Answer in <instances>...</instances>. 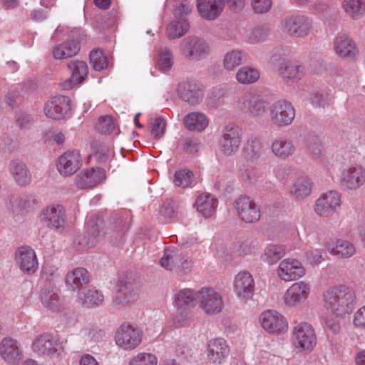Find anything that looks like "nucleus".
Returning <instances> with one entry per match:
<instances>
[{
  "instance_id": "nucleus-1",
  "label": "nucleus",
  "mask_w": 365,
  "mask_h": 365,
  "mask_svg": "<svg viewBox=\"0 0 365 365\" xmlns=\"http://www.w3.org/2000/svg\"><path fill=\"white\" fill-rule=\"evenodd\" d=\"M322 299L324 309L337 317L350 314L356 303L354 291L346 286L327 288L323 292Z\"/></svg>"
},
{
  "instance_id": "nucleus-2",
  "label": "nucleus",
  "mask_w": 365,
  "mask_h": 365,
  "mask_svg": "<svg viewBox=\"0 0 365 365\" xmlns=\"http://www.w3.org/2000/svg\"><path fill=\"white\" fill-rule=\"evenodd\" d=\"M268 104V101L262 96L250 91L243 93L237 100L238 109L252 118L263 117Z\"/></svg>"
},
{
  "instance_id": "nucleus-3",
  "label": "nucleus",
  "mask_w": 365,
  "mask_h": 365,
  "mask_svg": "<svg viewBox=\"0 0 365 365\" xmlns=\"http://www.w3.org/2000/svg\"><path fill=\"white\" fill-rule=\"evenodd\" d=\"M242 140V129L235 124H228L220 132L217 142L219 150L225 156H232L238 151Z\"/></svg>"
},
{
  "instance_id": "nucleus-4",
  "label": "nucleus",
  "mask_w": 365,
  "mask_h": 365,
  "mask_svg": "<svg viewBox=\"0 0 365 365\" xmlns=\"http://www.w3.org/2000/svg\"><path fill=\"white\" fill-rule=\"evenodd\" d=\"M292 341L299 351L310 352L317 344V336L311 324L307 322L295 323L292 330Z\"/></svg>"
},
{
  "instance_id": "nucleus-5",
  "label": "nucleus",
  "mask_w": 365,
  "mask_h": 365,
  "mask_svg": "<svg viewBox=\"0 0 365 365\" xmlns=\"http://www.w3.org/2000/svg\"><path fill=\"white\" fill-rule=\"evenodd\" d=\"M180 53L187 59L198 61L210 53L209 44L205 40L195 36L183 38L179 46Z\"/></svg>"
},
{
  "instance_id": "nucleus-6",
  "label": "nucleus",
  "mask_w": 365,
  "mask_h": 365,
  "mask_svg": "<svg viewBox=\"0 0 365 365\" xmlns=\"http://www.w3.org/2000/svg\"><path fill=\"white\" fill-rule=\"evenodd\" d=\"M33 351L40 355L49 358L58 357L64 351L63 342L48 333L37 336L32 344Z\"/></svg>"
},
{
  "instance_id": "nucleus-7",
  "label": "nucleus",
  "mask_w": 365,
  "mask_h": 365,
  "mask_svg": "<svg viewBox=\"0 0 365 365\" xmlns=\"http://www.w3.org/2000/svg\"><path fill=\"white\" fill-rule=\"evenodd\" d=\"M312 28V21L307 16L301 14L286 16L281 22L282 31L297 38L307 36Z\"/></svg>"
},
{
  "instance_id": "nucleus-8",
  "label": "nucleus",
  "mask_w": 365,
  "mask_h": 365,
  "mask_svg": "<svg viewBox=\"0 0 365 365\" xmlns=\"http://www.w3.org/2000/svg\"><path fill=\"white\" fill-rule=\"evenodd\" d=\"M341 204V193L336 190H329L320 195L316 200L314 210L318 216L329 217L338 211Z\"/></svg>"
},
{
  "instance_id": "nucleus-9",
  "label": "nucleus",
  "mask_w": 365,
  "mask_h": 365,
  "mask_svg": "<svg viewBox=\"0 0 365 365\" xmlns=\"http://www.w3.org/2000/svg\"><path fill=\"white\" fill-rule=\"evenodd\" d=\"M269 117L274 125L288 126L294 119L295 109L289 101L284 99L277 100L269 107Z\"/></svg>"
},
{
  "instance_id": "nucleus-10",
  "label": "nucleus",
  "mask_w": 365,
  "mask_h": 365,
  "mask_svg": "<svg viewBox=\"0 0 365 365\" xmlns=\"http://www.w3.org/2000/svg\"><path fill=\"white\" fill-rule=\"evenodd\" d=\"M142 331L130 324L120 325L115 334V344L123 350L135 349L141 343Z\"/></svg>"
},
{
  "instance_id": "nucleus-11",
  "label": "nucleus",
  "mask_w": 365,
  "mask_h": 365,
  "mask_svg": "<svg viewBox=\"0 0 365 365\" xmlns=\"http://www.w3.org/2000/svg\"><path fill=\"white\" fill-rule=\"evenodd\" d=\"M340 185L347 190H355L365 182V168L359 164L344 168L339 177Z\"/></svg>"
},
{
  "instance_id": "nucleus-12",
  "label": "nucleus",
  "mask_w": 365,
  "mask_h": 365,
  "mask_svg": "<svg viewBox=\"0 0 365 365\" xmlns=\"http://www.w3.org/2000/svg\"><path fill=\"white\" fill-rule=\"evenodd\" d=\"M200 307L207 314H217L223 307V301L220 293L212 288L203 287L197 291Z\"/></svg>"
},
{
  "instance_id": "nucleus-13",
  "label": "nucleus",
  "mask_w": 365,
  "mask_h": 365,
  "mask_svg": "<svg viewBox=\"0 0 365 365\" xmlns=\"http://www.w3.org/2000/svg\"><path fill=\"white\" fill-rule=\"evenodd\" d=\"M259 322L262 328L272 334L281 335L288 329L287 319L276 311L267 310L262 312L259 317Z\"/></svg>"
},
{
  "instance_id": "nucleus-14",
  "label": "nucleus",
  "mask_w": 365,
  "mask_h": 365,
  "mask_svg": "<svg viewBox=\"0 0 365 365\" xmlns=\"http://www.w3.org/2000/svg\"><path fill=\"white\" fill-rule=\"evenodd\" d=\"M160 265L168 270H175L180 274H187L192 270V259L182 254H173L170 250H165L160 260Z\"/></svg>"
},
{
  "instance_id": "nucleus-15",
  "label": "nucleus",
  "mask_w": 365,
  "mask_h": 365,
  "mask_svg": "<svg viewBox=\"0 0 365 365\" xmlns=\"http://www.w3.org/2000/svg\"><path fill=\"white\" fill-rule=\"evenodd\" d=\"M41 221L47 227L61 230L66 224V211L61 205H50L42 210L40 215Z\"/></svg>"
},
{
  "instance_id": "nucleus-16",
  "label": "nucleus",
  "mask_w": 365,
  "mask_h": 365,
  "mask_svg": "<svg viewBox=\"0 0 365 365\" xmlns=\"http://www.w3.org/2000/svg\"><path fill=\"white\" fill-rule=\"evenodd\" d=\"M306 269L302 263L294 258H286L282 260L277 267L279 277L285 282L295 281L304 277Z\"/></svg>"
},
{
  "instance_id": "nucleus-17",
  "label": "nucleus",
  "mask_w": 365,
  "mask_h": 365,
  "mask_svg": "<svg viewBox=\"0 0 365 365\" xmlns=\"http://www.w3.org/2000/svg\"><path fill=\"white\" fill-rule=\"evenodd\" d=\"M71 100L66 96H56L45 103V115L52 119H62L71 111Z\"/></svg>"
},
{
  "instance_id": "nucleus-18",
  "label": "nucleus",
  "mask_w": 365,
  "mask_h": 365,
  "mask_svg": "<svg viewBox=\"0 0 365 365\" xmlns=\"http://www.w3.org/2000/svg\"><path fill=\"white\" fill-rule=\"evenodd\" d=\"M311 292V284L305 281L292 284L284 294V302L289 307H297L305 302Z\"/></svg>"
},
{
  "instance_id": "nucleus-19",
  "label": "nucleus",
  "mask_w": 365,
  "mask_h": 365,
  "mask_svg": "<svg viewBox=\"0 0 365 365\" xmlns=\"http://www.w3.org/2000/svg\"><path fill=\"white\" fill-rule=\"evenodd\" d=\"M82 165L80 153L76 150H68L59 156L56 168L63 176H71L76 173Z\"/></svg>"
},
{
  "instance_id": "nucleus-20",
  "label": "nucleus",
  "mask_w": 365,
  "mask_h": 365,
  "mask_svg": "<svg viewBox=\"0 0 365 365\" xmlns=\"http://www.w3.org/2000/svg\"><path fill=\"white\" fill-rule=\"evenodd\" d=\"M236 210L240 218L246 222H255L260 218V209L250 197L241 196L235 202Z\"/></svg>"
},
{
  "instance_id": "nucleus-21",
  "label": "nucleus",
  "mask_w": 365,
  "mask_h": 365,
  "mask_svg": "<svg viewBox=\"0 0 365 365\" xmlns=\"http://www.w3.org/2000/svg\"><path fill=\"white\" fill-rule=\"evenodd\" d=\"M0 356L9 364H19L24 357L20 342L11 337L4 338L0 343Z\"/></svg>"
},
{
  "instance_id": "nucleus-22",
  "label": "nucleus",
  "mask_w": 365,
  "mask_h": 365,
  "mask_svg": "<svg viewBox=\"0 0 365 365\" xmlns=\"http://www.w3.org/2000/svg\"><path fill=\"white\" fill-rule=\"evenodd\" d=\"M233 287L237 297L240 300L247 302L254 294V279L248 272H240L235 277Z\"/></svg>"
},
{
  "instance_id": "nucleus-23",
  "label": "nucleus",
  "mask_w": 365,
  "mask_h": 365,
  "mask_svg": "<svg viewBox=\"0 0 365 365\" xmlns=\"http://www.w3.org/2000/svg\"><path fill=\"white\" fill-rule=\"evenodd\" d=\"M15 258L19 269L25 274H32L38 267L36 252L29 246L19 247L16 251Z\"/></svg>"
},
{
  "instance_id": "nucleus-24",
  "label": "nucleus",
  "mask_w": 365,
  "mask_h": 365,
  "mask_svg": "<svg viewBox=\"0 0 365 365\" xmlns=\"http://www.w3.org/2000/svg\"><path fill=\"white\" fill-rule=\"evenodd\" d=\"M117 287V292L113 297L115 304L126 306L138 300L139 289L133 282L120 280Z\"/></svg>"
},
{
  "instance_id": "nucleus-25",
  "label": "nucleus",
  "mask_w": 365,
  "mask_h": 365,
  "mask_svg": "<svg viewBox=\"0 0 365 365\" xmlns=\"http://www.w3.org/2000/svg\"><path fill=\"white\" fill-rule=\"evenodd\" d=\"M179 98L190 105H196L202 101L204 96L202 86L195 81H184L178 87Z\"/></svg>"
},
{
  "instance_id": "nucleus-26",
  "label": "nucleus",
  "mask_w": 365,
  "mask_h": 365,
  "mask_svg": "<svg viewBox=\"0 0 365 365\" xmlns=\"http://www.w3.org/2000/svg\"><path fill=\"white\" fill-rule=\"evenodd\" d=\"M279 76L287 81L296 82L303 78L304 67L297 61L282 59L277 66Z\"/></svg>"
},
{
  "instance_id": "nucleus-27",
  "label": "nucleus",
  "mask_w": 365,
  "mask_h": 365,
  "mask_svg": "<svg viewBox=\"0 0 365 365\" xmlns=\"http://www.w3.org/2000/svg\"><path fill=\"white\" fill-rule=\"evenodd\" d=\"M68 68L71 72V76L61 83V87L65 90L71 89L81 83L88 74V65L83 61H71L68 63Z\"/></svg>"
},
{
  "instance_id": "nucleus-28",
  "label": "nucleus",
  "mask_w": 365,
  "mask_h": 365,
  "mask_svg": "<svg viewBox=\"0 0 365 365\" xmlns=\"http://www.w3.org/2000/svg\"><path fill=\"white\" fill-rule=\"evenodd\" d=\"M106 178L104 170L97 168L80 172L75 178V184L79 189H87L96 186Z\"/></svg>"
},
{
  "instance_id": "nucleus-29",
  "label": "nucleus",
  "mask_w": 365,
  "mask_h": 365,
  "mask_svg": "<svg viewBox=\"0 0 365 365\" xmlns=\"http://www.w3.org/2000/svg\"><path fill=\"white\" fill-rule=\"evenodd\" d=\"M230 348L227 341L216 338L209 341L207 346L208 360L214 364H221L229 355Z\"/></svg>"
},
{
  "instance_id": "nucleus-30",
  "label": "nucleus",
  "mask_w": 365,
  "mask_h": 365,
  "mask_svg": "<svg viewBox=\"0 0 365 365\" xmlns=\"http://www.w3.org/2000/svg\"><path fill=\"white\" fill-rule=\"evenodd\" d=\"M77 302L83 307L91 309L99 307L104 302L103 293L95 289H81L77 294Z\"/></svg>"
},
{
  "instance_id": "nucleus-31",
  "label": "nucleus",
  "mask_w": 365,
  "mask_h": 365,
  "mask_svg": "<svg viewBox=\"0 0 365 365\" xmlns=\"http://www.w3.org/2000/svg\"><path fill=\"white\" fill-rule=\"evenodd\" d=\"M8 168L10 174L19 185L25 186L31 182V173L23 161L12 160L9 162Z\"/></svg>"
},
{
  "instance_id": "nucleus-32",
  "label": "nucleus",
  "mask_w": 365,
  "mask_h": 365,
  "mask_svg": "<svg viewBox=\"0 0 365 365\" xmlns=\"http://www.w3.org/2000/svg\"><path fill=\"white\" fill-rule=\"evenodd\" d=\"M86 226L88 228L86 235L79 236L75 240V243L81 250L93 247L97 244L100 236L99 226L91 218L87 220Z\"/></svg>"
},
{
  "instance_id": "nucleus-33",
  "label": "nucleus",
  "mask_w": 365,
  "mask_h": 365,
  "mask_svg": "<svg viewBox=\"0 0 365 365\" xmlns=\"http://www.w3.org/2000/svg\"><path fill=\"white\" fill-rule=\"evenodd\" d=\"M271 151L277 158L285 160L295 154L297 148L292 140L278 138L272 142Z\"/></svg>"
},
{
  "instance_id": "nucleus-34",
  "label": "nucleus",
  "mask_w": 365,
  "mask_h": 365,
  "mask_svg": "<svg viewBox=\"0 0 365 365\" xmlns=\"http://www.w3.org/2000/svg\"><path fill=\"white\" fill-rule=\"evenodd\" d=\"M242 154L247 162L252 163L257 162L264 155L261 140L254 135L249 137L244 143Z\"/></svg>"
},
{
  "instance_id": "nucleus-35",
  "label": "nucleus",
  "mask_w": 365,
  "mask_h": 365,
  "mask_svg": "<svg viewBox=\"0 0 365 365\" xmlns=\"http://www.w3.org/2000/svg\"><path fill=\"white\" fill-rule=\"evenodd\" d=\"M222 0H197V9L200 16L208 20L216 19L222 12Z\"/></svg>"
},
{
  "instance_id": "nucleus-36",
  "label": "nucleus",
  "mask_w": 365,
  "mask_h": 365,
  "mask_svg": "<svg viewBox=\"0 0 365 365\" xmlns=\"http://www.w3.org/2000/svg\"><path fill=\"white\" fill-rule=\"evenodd\" d=\"M90 280V274L86 269L78 267L68 272L66 276V286L72 290H81Z\"/></svg>"
},
{
  "instance_id": "nucleus-37",
  "label": "nucleus",
  "mask_w": 365,
  "mask_h": 365,
  "mask_svg": "<svg viewBox=\"0 0 365 365\" xmlns=\"http://www.w3.org/2000/svg\"><path fill=\"white\" fill-rule=\"evenodd\" d=\"M336 53L341 58L354 59L358 54L355 43L346 35L341 34L336 37L334 41Z\"/></svg>"
},
{
  "instance_id": "nucleus-38",
  "label": "nucleus",
  "mask_w": 365,
  "mask_h": 365,
  "mask_svg": "<svg viewBox=\"0 0 365 365\" xmlns=\"http://www.w3.org/2000/svg\"><path fill=\"white\" fill-rule=\"evenodd\" d=\"M312 185L309 178L305 175L299 176L294 181L291 192L297 200H302L311 195Z\"/></svg>"
},
{
  "instance_id": "nucleus-39",
  "label": "nucleus",
  "mask_w": 365,
  "mask_h": 365,
  "mask_svg": "<svg viewBox=\"0 0 365 365\" xmlns=\"http://www.w3.org/2000/svg\"><path fill=\"white\" fill-rule=\"evenodd\" d=\"M197 210L205 217L212 216L217 208V200L210 194L204 193L200 195L195 201Z\"/></svg>"
},
{
  "instance_id": "nucleus-40",
  "label": "nucleus",
  "mask_w": 365,
  "mask_h": 365,
  "mask_svg": "<svg viewBox=\"0 0 365 365\" xmlns=\"http://www.w3.org/2000/svg\"><path fill=\"white\" fill-rule=\"evenodd\" d=\"M198 303L197 292L191 289H182L178 291L174 299L177 309L193 307Z\"/></svg>"
},
{
  "instance_id": "nucleus-41",
  "label": "nucleus",
  "mask_w": 365,
  "mask_h": 365,
  "mask_svg": "<svg viewBox=\"0 0 365 365\" xmlns=\"http://www.w3.org/2000/svg\"><path fill=\"white\" fill-rule=\"evenodd\" d=\"M80 43L70 40L56 46L53 50V56L56 59H64L76 55L80 51Z\"/></svg>"
},
{
  "instance_id": "nucleus-42",
  "label": "nucleus",
  "mask_w": 365,
  "mask_h": 365,
  "mask_svg": "<svg viewBox=\"0 0 365 365\" xmlns=\"http://www.w3.org/2000/svg\"><path fill=\"white\" fill-rule=\"evenodd\" d=\"M286 254V247L283 245L269 244L264 250L261 256L263 262L269 264H274Z\"/></svg>"
},
{
  "instance_id": "nucleus-43",
  "label": "nucleus",
  "mask_w": 365,
  "mask_h": 365,
  "mask_svg": "<svg viewBox=\"0 0 365 365\" xmlns=\"http://www.w3.org/2000/svg\"><path fill=\"white\" fill-rule=\"evenodd\" d=\"M329 252L339 258L346 259L355 254L356 247L351 242L339 239L329 248Z\"/></svg>"
},
{
  "instance_id": "nucleus-44",
  "label": "nucleus",
  "mask_w": 365,
  "mask_h": 365,
  "mask_svg": "<svg viewBox=\"0 0 365 365\" xmlns=\"http://www.w3.org/2000/svg\"><path fill=\"white\" fill-rule=\"evenodd\" d=\"M184 125L190 130L202 131L208 125V120L204 114L194 112L184 118Z\"/></svg>"
},
{
  "instance_id": "nucleus-45",
  "label": "nucleus",
  "mask_w": 365,
  "mask_h": 365,
  "mask_svg": "<svg viewBox=\"0 0 365 365\" xmlns=\"http://www.w3.org/2000/svg\"><path fill=\"white\" fill-rule=\"evenodd\" d=\"M41 299L43 304L48 309L56 312L61 306L58 292L56 288L43 289L41 292Z\"/></svg>"
},
{
  "instance_id": "nucleus-46",
  "label": "nucleus",
  "mask_w": 365,
  "mask_h": 365,
  "mask_svg": "<svg viewBox=\"0 0 365 365\" xmlns=\"http://www.w3.org/2000/svg\"><path fill=\"white\" fill-rule=\"evenodd\" d=\"M342 6L346 14L353 19H359L365 13L364 0H344Z\"/></svg>"
},
{
  "instance_id": "nucleus-47",
  "label": "nucleus",
  "mask_w": 365,
  "mask_h": 365,
  "mask_svg": "<svg viewBox=\"0 0 365 365\" xmlns=\"http://www.w3.org/2000/svg\"><path fill=\"white\" fill-rule=\"evenodd\" d=\"M189 27V23L185 19L173 21L166 29L168 37L170 39L180 38L187 32Z\"/></svg>"
},
{
  "instance_id": "nucleus-48",
  "label": "nucleus",
  "mask_w": 365,
  "mask_h": 365,
  "mask_svg": "<svg viewBox=\"0 0 365 365\" xmlns=\"http://www.w3.org/2000/svg\"><path fill=\"white\" fill-rule=\"evenodd\" d=\"M245 58V53L241 50L233 49L227 52L223 58V66L227 71H232L242 63Z\"/></svg>"
},
{
  "instance_id": "nucleus-49",
  "label": "nucleus",
  "mask_w": 365,
  "mask_h": 365,
  "mask_svg": "<svg viewBox=\"0 0 365 365\" xmlns=\"http://www.w3.org/2000/svg\"><path fill=\"white\" fill-rule=\"evenodd\" d=\"M259 78V72L257 69L243 66L236 73V79L242 84H251L256 82Z\"/></svg>"
},
{
  "instance_id": "nucleus-50",
  "label": "nucleus",
  "mask_w": 365,
  "mask_h": 365,
  "mask_svg": "<svg viewBox=\"0 0 365 365\" xmlns=\"http://www.w3.org/2000/svg\"><path fill=\"white\" fill-rule=\"evenodd\" d=\"M309 101L313 107L324 108L331 103V97L324 90L313 91L310 93Z\"/></svg>"
},
{
  "instance_id": "nucleus-51",
  "label": "nucleus",
  "mask_w": 365,
  "mask_h": 365,
  "mask_svg": "<svg viewBox=\"0 0 365 365\" xmlns=\"http://www.w3.org/2000/svg\"><path fill=\"white\" fill-rule=\"evenodd\" d=\"M306 146L315 158H319L323 153V145L320 138L315 134H309L306 138Z\"/></svg>"
},
{
  "instance_id": "nucleus-52",
  "label": "nucleus",
  "mask_w": 365,
  "mask_h": 365,
  "mask_svg": "<svg viewBox=\"0 0 365 365\" xmlns=\"http://www.w3.org/2000/svg\"><path fill=\"white\" fill-rule=\"evenodd\" d=\"M192 180V172L190 170L183 169L175 172L173 182L176 186L185 188L191 185Z\"/></svg>"
},
{
  "instance_id": "nucleus-53",
  "label": "nucleus",
  "mask_w": 365,
  "mask_h": 365,
  "mask_svg": "<svg viewBox=\"0 0 365 365\" xmlns=\"http://www.w3.org/2000/svg\"><path fill=\"white\" fill-rule=\"evenodd\" d=\"M90 62L94 70L100 71L107 68V57L99 49L93 50L90 53Z\"/></svg>"
},
{
  "instance_id": "nucleus-54",
  "label": "nucleus",
  "mask_w": 365,
  "mask_h": 365,
  "mask_svg": "<svg viewBox=\"0 0 365 365\" xmlns=\"http://www.w3.org/2000/svg\"><path fill=\"white\" fill-rule=\"evenodd\" d=\"M271 34V29L268 26H257L251 31L249 41L251 43H259L265 41Z\"/></svg>"
},
{
  "instance_id": "nucleus-55",
  "label": "nucleus",
  "mask_w": 365,
  "mask_h": 365,
  "mask_svg": "<svg viewBox=\"0 0 365 365\" xmlns=\"http://www.w3.org/2000/svg\"><path fill=\"white\" fill-rule=\"evenodd\" d=\"M173 64V57L170 50L164 47L162 48L159 53L158 68L163 71L170 70Z\"/></svg>"
},
{
  "instance_id": "nucleus-56",
  "label": "nucleus",
  "mask_w": 365,
  "mask_h": 365,
  "mask_svg": "<svg viewBox=\"0 0 365 365\" xmlns=\"http://www.w3.org/2000/svg\"><path fill=\"white\" fill-rule=\"evenodd\" d=\"M157 357L151 354L142 352L134 356L129 361V365H157Z\"/></svg>"
},
{
  "instance_id": "nucleus-57",
  "label": "nucleus",
  "mask_w": 365,
  "mask_h": 365,
  "mask_svg": "<svg viewBox=\"0 0 365 365\" xmlns=\"http://www.w3.org/2000/svg\"><path fill=\"white\" fill-rule=\"evenodd\" d=\"M115 128V124L113 118L110 115L101 116L98 118L96 129L103 134H110Z\"/></svg>"
},
{
  "instance_id": "nucleus-58",
  "label": "nucleus",
  "mask_w": 365,
  "mask_h": 365,
  "mask_svg": "<svg viewBox=\"0 0 365 365\" xmlns=\"http://www.w3.org/2000/svg\"><path fill=\"white\" fill-rule=\"evenodd\" d=\"M85 340L89 343H98L103 340L106 331L98 327H93L85 331Z\"/></svg>"
},
{
  "instance_id": "nucleus-59",
  "label": "nucleus",
  "mask_w": 365,
  "mask_h": 365,
  "mask_svg": "<svg viewBox=\"0 0 365 365\" xmlns=\"http://www.w3.org/2000/svg\"><path fill=\"white\" fill-rule=\"evenodd\" d=\"M166 123L161 117L155 118L150 122V134L155 139H160L165 133Z\"/></svg>"
},
{
  "instance_id": "nucleus-60",
  "label": "nucleus",
  "mask_w": 365,
  "mask_h": 365,
  "mask_svg": "<svg viewBox=\"0 0 365 365\" xmlns=\"http://www.w3.org/2000/svg\"><path fill=\"white\" fill-rule=\"evenodd\" d=\"M125 222L123 218L120 217H113V222L111 223V230L113 235L116 241H120L123 240L125 235Z\"/></svg>"
},
{
  "instance_id": "nucleus-61",
  "label": "nucleus",
  "mask_w": 365,
  "mask_h": 365,
  "mask_svg": "<svg viewBox=\"0 0 365 365\" xmlns=\"http://www.w3.org/2000/svg\"><path fill=\"white\" fill-rule=\"evenodd\" d=\"M225 95V89L222 88H213L207 98L208 104L213 108H217L222 103Z\"/></svg>"
},
{
  "instance_id": "nucleus-62",
  "label": "nucleus",
  "mask_w": 365,
  "mask_h": 365,
  "mask_svg": "<svg viewBox=\"0 0 365 365\" xmlns=\"http://www.w3.org/2000/svg\"><path fill=\"white\" fill-rule=\"evenodd\" d=\"M182 149L189 153H194L200 148V140L194 137H187L182 140Z\"/></svg>"
},
{
  "instance_id": "nucleus-63",
  "label": "nucleus",
  "mask_w": 365,
  "mask_h": 365,
  "mask_svg": "<svg viewBox=\"0 0 365 365\" xmlns=\"http://www.w3.org/2000/svg\"><path fill=\"white\" fill-rule=\"evenodd\" d=\"M239 178L245 182H253L257 179L256 171L252 167L244 165L239 170Z\"/></svg>"
},
{
  "instance_id": "nucleus-64",
  "label": "nucleus",
  "mask_w": 365,
  "mask_h": 365,
  "mask_svg": "<svg viewBox=\"0 0 365 365\" xmlns=\"http://www.w3.org/2000/svg\"><path fill=\"white\" fill-rule=\"evenodd\" d=\"M41 277L47 282L53 281L59 277L58 268L53 264H44L41 271Z\"/></svg>"
}]
</instances>
